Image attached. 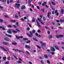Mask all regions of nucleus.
<instances>
[{"instance_id":"nucleus-32","label":"nucleus","mask_w":64,"mask_h":64,"mask_svg":"<svg viewBox=\"0 0 64 64\" xmlns=\"http://www.w3.org/2000/svg\"><path fill=\"white\" fill-rule=\"evenodd\" d=\"M49 38H50V39H51V38H52V35H50L49 36Z\"/></svg>"},{"instance_id":"nucleus-25","label":"nucleus","mask_w":64,"mask_h":64,"mask_svg":"<svg viewBox=\"0 0 64 64\" xmlns=\"http://www.w3.org/2000/svg\"><path fill=\"white\" fill-rule=\"evenodd\" d=\"M3 61H5V60H6V57H3Z\"/></svg>"},{"instance_id":"nucleus-43","label":"nucleus","mask_w":64,"mask_h":64,"mask_svg":"<svg viewBox=\"0 0 64 64\" xmlns=\"http://www.w3.org/2000/svg\"><path fill=\"white\" fill-rule=\"evenodd\" d=\"M20 20H22V21H25V20H24V19L22 18H20Z\"/></svg>"},{"instance_id":"nucleus-27","label":"nucleus","mask_w":64,"mask_h":64,"mask_svg":"<svg viewBox=\"0 0 64 64\" xmlns=\"http://www.w3.org/2000/svg\"><path fill=\"white\" fill-rule=\"evenodd\" d=\"M16 38H17V39H19L20 38H19V37L18 36H16Z\"/></svg>"},{"instance_id":"nucleus-58","label":"nucleus","mask_w":64,"mask_h":64,"mask_svg":"<svg viewBox=\"0 0 64 64\" xmlns=\"http://www.w3.org/2000/svg\"><path fill=\"white\" fill-rule=\"evenodd\" d=\"M10 2L11 3H13V1L12 0H10Z\"/></svg>"},{"instance_id":"nucleus-11","label":"nucleus","mask_w":64,"mask_h":64,"mask_svg":"<svg viewBox=\"0 0 64 64\" xmlns=\"http://www.w3.org/2000/svg\"><path fill=\"white\" fill-rule=\"evenodd\" d=\"M55 47L56 49H57V50H59V48L58 47V46H57L56 45L55 46Z\"/></svg>"},{"instance_id":"nucleus-14","label":"nucleus","mask_w":64,"mask_h":64,"mask_svg":"<svg viewBox=\"0 0 64 64\" xmlns=\"http://www.w3.org/2000/svg\"><path fill=\"white\" fill-rule=\"evenodd\" d=\"M32 39L34 40L35 41H36L37 42H38V40H37L36 38H33Z\"/></svg>"},{"instance_id":"nucleus-23","label":"nucleus","mask_w":64,"mask_h":64,"mask_svg":"<svg viewBox=\"0 0 64 64\" xmlns=\"http://www.w3.org/2000/svg\"><path fill=\"white\" fill-rule=\"evenodd\" d=\"M36 32V31H35V30H33L32 31V33L34 34Z\"/></svg>"},{"instance_id":"nucleus-51","label":"nucleus","mask_w":64,"mask_h":64,"mask_svg":"<svg viewBox=\"0 0 64 64\" xmlns=\"http://www.w3.org/2000/svg\"><path fill=\"white\" fill-rule=\"evenodd\" d=\"M38 32L40 33V32H41V30H38Z\"/></svg>"},{"instance_id":"nucleus-56","label":"nucleus","mask_w":64,"mask_h":64,"mask_svg":"<svg viewBox=\"0 0 64 64\" xmlns=\"http://www.w3.org/2000/svg\"><path fill=\"white\" fill-rule=\"evenodd\" d=\"M18 63H21V62H20V61H18L17 62Z\"/></svg>"},{"instance_id":"nucleus-60","label":"nucleus","mask_w":64,"mask_h":64,"mask_svg":"<svg viewBox=\"0 0 64 64\" xmlns=\"http://www.w3.org/2000/svg\"><path fill=\"white\" fill-rule=\"evenodd\" d=\"M41 11H42L43 12H44V9H41Z\"/></svg>"},{"instance_id":"nucleus-17","label":"nucleus","mask_w":64,"mask_h":64,"mask_svg":"<svg viewBox=\"0 0 64 64\" xmlns=\"http://www.w3.org/2000/svg\"><path fill=\"white\" fill-rule=\"evenodd\" d=\"M12 45H17V43L16 42H13L12 43Z\"/></svg>"},{"instance_id":"nucleus-1","label":"nucleus","mask_w":64,"mask_h":64,"mask_svg":"<svg viewBox=\"0 0 64 64\" xmlns=\"http://www.w3.org/2000/svg\"><path fill=\"white\" fill-rule=\"evenodd\" d=\"M12 50H14V51H18V52H22V53H24V52L22 50H19L18 49H14V48H13Z\"/></svg>"},{"instance_id":"nucleus-61","label":"nucleus","mask_w":64,"mask_h":64,"mask_svg":"<svg viewBox=\"0 0 64 64\" xmlns=\"http://www.w3.org/2000/svg\"><path fill=\"white\" fill-rule=\"evenodd\" d=\"M20 38H23V36H20Z\"/></svg>"},{"instance_id":"nucleus-55","label":"nucleus","mask_w":64,"mask_h":64,"mask_svg":"<svg viewBox=\"0 0 64 64\" xmlns=\"http://www.w3.org/2000/svg\"><path fill=\"white\" fill-rule=\"evenodd\" d=\"M0 21L1 22H2L3 21V20L2 19H0Z\"/></svg>"},{"instance_id":"nucleus-28","label":"nucleus","mask_w":64,"mask_h":64,"mask_svg":"<svg viewBox=\"0 0 64 64\" xmlns=\"http://www.w3.org/2000/svg\"><path fill=\"white\" fill-rule=\"evenodd\" d=\"M51 8H52V10H54V11L55 10V9L54 8H53V6H51Z\"/></svg>"},{"instance_id":"nucleus-22","label":"nucleus","mask_w":64,"mask_h":64,"mask_svg":"<svg viewBox=\"0 0 64 64\" xmlns=\"http://www.w3.org/2000/svg\"><path fill=\"white\" fill-rule=\"evenodd\" d=\"M46 45V43H42V44L41 45L42 46H44V45Z\"/></svg>"},{"instance_id":"nucleus-50","label":"nucleus","mask_w":64,"mask_h":64,"mask_svg":"<svg viewBox=\"0 0 64 64\" xmlns=\"http://www.w3.org/2000/svg\"><path fill=\"white\" fill-rule=\"evenodd\" d=\"M28 63H29V64H32V62H30V61H29L28 62Z\"/></svg>"},{"instance_id":"nucleus-8","label":"nucleus","mask_w":64,"mask_h":64,"mask_svg":"<svg viewBox=\"0 0 64 64\" xmlns=\"http://www.w3.org/2000/svg\"><path fill=\"white\" fill-rule=\"evenodd\" d=\"M5 35L6 36H8V37H10V38H11V37H12V36L8 34H5Z\"/></svg>"},{"instance_id":"nucleus-21","label":"nucleus","mask_w":64,"mask_h":64,"mask_svg":"<svg viewBox=\"0 0 64 64\" xmlns=\"http://www.w3.org/2000/svg\"><path fill=\"white\" fill-rule=\"evenodd\" d=\"M12 32H13L14 33H17V32L15 31L14 30H12Z\"/></svg>"},{"instance_id":"nucleus-62","label":"nucleus","mask_w":64,"mask_h":64,"mask_svg":"<svg viewBox=\"0 0 64 64\" xmlns=\"http://www.w3.org/2000/svg\"><path fill=\"white\" fill-rule=\"evenodd\" d=\"M49 56L50 57V58H52L53 57V56L52 55H50Z\"/></svg>"},{"instance_id":"nucleus-52","label":"nucleus","mask_w":64,"mask_h":64,"mask_svg":"<svg viewBox=\"0 0 64 64\" xmlns=\"http://www.w3.org/2000/svg\"><path fill=\"white\" fill-rule=\"evenodd\" d=\"M51 54H52V55H54L55 54V52H52Z\"/></svg>"},{"instance_id":"nucleus-64","label":"nucleus","mask_w":64,"mask_h":64,"mask_svg":"<svg viewBox=\"0 0 64 64\" xmlns=\"http://www.w3.org/2000/svg\"><path fill=\"white\" fill-rule=\"evenodd\" d=\"M2 1L3 2H6V0H2Z\"/></svg>"},{"instance_id":"nucleus-40","label":"nucleus","mask_w":64,"mask_h":64,"mask_svg":"<svg viewBox=\"0 0 64 64\" xmlns=\"http://www.w3.org/2000/svg\"><path fill=\"white\" fill-rule=\"evenodd\" d=\"M45 27L46 28V29H49V28L47 26H45Z\"/></svg>"},{"instance_id":"nucleus-19","label":"nucleus","mask_w":64,"mask_h":64,"mask_svg":"<svg viewBox=\"0 0 64 64\" xmlns=\"http://www.w3.org/2000/svg\"><path fill=\"white\" fill-rule=\"evenodd\" d=\"M32 22H35V18H32Z\"/></svg>"},{"instance_id":"nucleus-36","label":"nucleus","mask_w":64,"mask_h":64,"mask_svg":"<svg viewBox=\"0 0 64 64\" xmlns=\"http://www.w3.org/2000/svg\"><path fill=\"white\" fill-rule=\"evenodd\" d=\"M23 40H28V39L27 38H23Z\"/></svg>"},{"instance_id":"nucleus-13","label":"nucleus","mask_w":64,"mask_h":64,"mask_svg":"<svg viewBox=\"0 0 64 64\" xmlns=\"http://www.w3.org/2000/svg\"><path fill=\"white\" fill-rule=\"evenodd\" d=\"M25 9V6H22L21 8L22 10H23V9Z\"/></svg>"},{"instance_id":"nucleus-5","label":"nucleus","mask_w":64,"mask_h":64,"mask_svg":"<svg viewBox=\"0 0 64 64\" xmlns=\"http://www.w3.org/2000/svg\"><path fill=\"white\" fill-rule=\"evenodd\" d=\"M10 31H11V30L9 29L7 31V32H8V33H9V34H12V32Z\"/></svg>"},{"instance_id":"nucleus-49","label":"nucleus","mask_w":64,"mask_h":64,"mask_svg":"<svg viewBox=\"0 0 64 64\" xmlns=\"http://www.w3.org/2000/svg\"><path fill=\"white\" fill-rule=\"evenodd\" d=\"M43 20L44 21H46V18L45 17H44L43 18Z\"/></svg>"},{"instance_id":"nucleus-3","label":"nucleus","mask_w":64,"mask_h":64,"mask_svg":"<svg viewBox=\"0 0 64 64\" xmlns=\"http://www.w3.org/2000/svg\"><path fill=\"white\" fill-rule=\"evenodd\" d=\"M6 28V26H0V29H2L3 30H6V29L5 28Z\"/></svg>"},{"instance_id":"nucleus-45","label":"nucleus","mask_w":64,"mask_h":64,"mask_svg":"<svg viewBox=\"0 0 64 64\" xmlns=\"http://www.w3.org/2000/svg\"><path fill=\"white\" fill-rule=\"evenodd\" d=\"M47 62L48 63V64H50V61H49V60H47Z\"/></svg>"},{"instance_id":"nucleus-42","label":"nucleus","mask_w":64,"mask_h":64,"mask_svg":"<svg viewBox=\"0 0 64 64\" xmlns=\"http://www.w3.org/2000/svg\"><path fill=\"white\" fill-rule=\"evenodd\" d=\"M26 53L27 54H29V55H30V54L29 53V52H28V51H26Z\"/></svg>"},{"instance_id":"nucleus-29","label":"nucleus","mask_w":64,"mask_h":64,"mask_svg":"<svg viewBox=\"0 0 64 64\" xmlns=\"http://www.w3.org/2000/svg\"><path fill=\"white\" fill-rule=\"evenodd\" d=\"M30 42H31V41H30V40H29L27 41L26 42V43H30Z\"/></svg>"},{"instance_id":"nucleus-63","label":"nucleus","mask_w":64,"mask_h":64,"mask_svg":"<svg viewBox=\"0 0 64 64\" xmlns=\"http://www.w3.org/2000/svg\"><path fill=\"white\" fill-rule=\"evenodd\" d=\"M57 10H56V11H55V14H56L57 13Z\"/></svg>"},{"instance_id":"nucleus-24","label":"nucleus","mask_w":64,"mask_h":64,"mask_svg":"<svg viewBox=\"0 0 64 64\" xmlns=\"http://www.w3.org/2000/svg\"><path fill=\"white\" fill-rule=\"evenodd\" d=\"M7 27H9V28H11L12 27V26H11L10 25L8 26Z\"/></svg>"},{"instance_id":"nucleus-20","label":"nucleus","mask_w":64,"mask_h":64,"mask_svg":"<svg viewBox=\"0 0 64 64\" xmlns=\"http://www.w3.org/2000/svg\"><path fill=\"white\" fill-rule=\"evenodd\" d=\"M4 39L6 41H9V39H8V38H4Z\"/></svg>"},{"instance_id":"nucleus-54","label":"nucleus","mask_w":64,"mask_h":64,"mask_svg":"<svg viewBox=\"0 0 64 64\" xmlns=\"http://www.w3.org/2000/svg\"><path fill=\"white\" fill-rule=\"evenodd\" d=\"M35 35H36V36H38V33L37 32H36L35 33Z\"/></svg>"},{"instance_id":"nucleus-33","label":"nucleus","mask_w":64,"mask_h":64,"mask_svg":"<svg viewBox=\"0 0 64 64\" xmlns=\"http://www.w3.org/2000/svg\"><path fill=\"white\" fill-rule=\"evenodd\" d=\"M40 62L42 64H44V63L42 61V60H40Z\"/></svg>"},{"instance_id":"nucleus-15","label":"nucleus","mask_w":64,"mask_h":64,"mask_svg":"<svg viewBox=\"0 0 64 64\" xmlns=\"http://www.w3.org/2000/svg\"><path fill=\"white\" fill-rule=\"evenodd\" d=\"M10 22H16V20H10Z\"/></svg>"},{"instance_id":"nucleus-7","label":"nucleus","mask_w":64,"mask_h":64,"mask_svg":"<svg viewBox=\"0 0 64 64\" xmlns=\"http://www.w3.org/2000/svg\"><path fill=\"white\" fill-rule=\"evenodd\" d=\"M0 47L1 49H2V50H4V51H5V52H7V50H6L4 49V48L2 47V46H0Z\"/></svg>"},{"instance_id":"nucleus-38","label":"nucleus","mask_w":64,"mask_h":64,"mask_svg":"<svg viewBox=\"0 0 64 64\" xmlns=\"http://www.w3.org/2000/svg\"><path fill=\"white\" fill-rule=\"evenodd\" d=\"M56 38H60V36H58V35H56Z\"/></svg>"},{"instance_id":"nucleus-30","label":"nucleus","mask_w":64,"mask_h":64,"mask_svg":"<svg viewBox=\"0 0 64 64\" xmlns=\"http://www.w3.org/2000/svg\"><path fill=\"white\" fill-rule=\"evenodd\" d=\"M18 14L19 16L21 17V16L20 15V12H18Z\"/></svg>"},{"instance_id":"nucleus-48","label":"nucleus","mask_w":64,"mask_h":64,"mask_svg":"<svg viewBox=\"0 0 64 64\" xmlns=\"http://www.w3.org/2000/svg\"><path fill=\"white\" fill-rule=\"evenodd\" d=\"M32 0H29L28 1V2L29 3H31Z\"/></svg>"},{"instance_id":"nucleus-47","label":"nucleus","mask_w":64,"mask_h":64,"mask_svg":"<svg viewBox=\"0 0 64 64\" xmlns=\"http://www.w3.org/2000/svg\"><path fill=\"white\" fill-rule=\"evenodd\" d=\"M9 62L8 61L5 62L6 64H9Z\"/></svg>"},{"instance_id":"nucleus-53","label":"nucleus","mask_w":64,"mask_h":64,"mask_svg":"<svg viewBox=\"0 0 64 64\" xmlns=\"http://www.w3.org/2000/svg\"><path fill=\"white\" fill-rule=\"evenodd\" d=\"M27 29L28 31H29V30H30V28H27Z\"/></svg>"},{"instance_id":"nucleus-16","label":"nucleus","mask_w":64,"mask_h":64,"mask_svg":"<svg viewBox=\"0 0 64 64\" xmlns=\"http://www.w3.org/2000/svg\"><path fill=\"white\" fill-rule=\"evenodd\" d=\"M64 13V10L63 9H62L61 11V13L62 14H63Z\"/></svg>"},{"instance_id":"nucleus-44","label":"nucleus","mask_w":64,"mask_h":64,"mask_svg":"<svg viewBox=\"0 0 64 64\" xmlns=\"http://www.w3.org/2000/svg\"><path fill=\"white\" fill-rule=\"evenodd\" d=\"M6 18H9V17L8 16H7V15H6L5 16H4Z\"/></svg>"},{"instance_id":"nucleus-4","label":"nucleus","mask_w":64,"mask_h":64,"mask_svg":"<svg viewBox=\"0 0 64 64\" xmlns=\"http://www.w3.org/2000/svg\"><path fill=\"white\" fill-rule=\"evenodd\" d=\"M2 44H4V45H9V44L8 42H2Z\"/></svg>"},{"instance_id":"nucleus-12","label":"nucleus","mask_w":64,"mask_h":64,"mask_svg":"<svg viewBox=\"0 0 64 64\" xmlns=\"http://www.w3.org/2000/svg\"><path fill=\"white\" fill-rule=\"evenodd\" d=\"M25 47L26 48H28V49H30L31 48V46H26Z\"/></svg>"},{"instance_id":"nucleus-59","label":"nucleus","mask_w":64,"mask_h":64,"mask_svg":"<svg viewBox=\"0 0 64 64\" xmlns=\"http://www.w3.org/2000/svg\"><path fill=\"white\" fill-rule=\"evenodd\" d=\"M38 21H40V22H41V20H40V19H39V18H38Z\"/></svg>"},{"instance_id":"nucleus-39","label":"nucleus","mask_w":64,"mask_h":64,"mask_svg":"<svg viewBox=\"0 0 64 64\" xmlns=\"http://www.w3.org/2000/svg\"><path fill=\"white\" fill-rule=\"evenodd\" d=\"M41 36H42L41 35L39 34H38V36H37L38 37H41Z\"/></svg>"},{"instance_id":"nucleus-34","label":"nucleus","mask_w":64,"mask_h":64,"mask_svg":"<svg viewBox=\"0 0 64 64\" xmlns=\"http://www.w3.org/2000/svg\"><path fill=\"white\" fill-rule=\"evenodd\" d=\"M59 36L60 37H64V36L62 35H59Z\"/></svg>"},{"instance_id":"nucleus-35","label":"nucleus","mask_w":64,"mask_h":64,"mask_svg":"<svg viewBox=\"0 0 64 64\" xmlns=\"http://www.w3.org/2000/svg\"><path fill=\"white\" fill-rule=\"evenodd\" d=\"M52 3V4L53 5H55V4L53 2H51Z\"/></svg>"},{"instance_id":"nucleus-37","label":"nucleus","mask_w":64,"mask_h":64,"mask_svg":"<svg viewBox=\"0 0 64 64\" xmlns=\"http://www.w3.org/2000/svg\"><path fill=\"white\" fill-rule=\"evenodd\" d=\"M43 58H44V57L43 56H40L39 57V58L40 59H43Z\"/></svg>"},{"instance_id":"nucleus-46","label":"nucleus","mask_w":64,"mask_h":64,"mask_svg":"<svg viewBox=\"0 0 64 64\" xmlns=\"http://www.w3.org/2000/svg\"><path fill=\"white\" fill-rule=\"evenodd\" d=\"M28 25H29V26L30 27H32L31 25V24H29V23H28Z\"/></svg>"},{"instance_id":"nucleus-6","label":"nucleus","mask_w":64,"mask_h":64,"mask_svg":"<svg viewBox=\"0 0 64 64\" xmlns=\"http://www.w3.org/2000/svg\"><path fill=\"white\" fill-rule=\"evenodd\" d=\"M51 12H48V15H47V16L48 18H49V17L50 16V15H51Z\"/></svg>"},{"instance_id":"nucleus-31","label":"nucleus","mask_w":64,"mask_h":64,"mask_svg":"<svg viewBox=\"0 0 64 64\" xmlns=\"http://www.w3.org/2000/svg\"><path fill=\"white\" fill-rule=\"evenodd\" d=\"M16 25L17 26V27H18L19 26V25H18V22H16Z\"/></svg>"},{"instance_id":"nucleus-9","label":"nucleus","mask_w":64,"mask_h":64,"mask_svg":"<svg viewBox=\"0 0 64 64\" xmlns=\"http://www.w3.org/2000/svg\"><path fill=\"white\" fill-rule=\"evenodd\" d=\"M51 50L52 51H55V48L53 47H51Z\"/></svg>"},{"instance_id":"nucleus-10","label":"nucleus","mask_w":64,"mask_h":64,"mask_svg":"<svg viewBox=\"0 0 64 64\" xmlns=\"http://www.w3.org/2000/svg\"><path fill=\"white\" fill-rule=\"evenodd\" d=\"M15 4L17 6V8H19V7H20V4L16 3Z\"/></svg>"},{"instance_id":"nucleus-2","label":"nucleus","mask_w":64,"mask_h":64,"mask_svg":"<svg viewBox=\"0 0 64 64\" xmlns=\"http://www.w3.org/2000/svg\"><path fill=\"white\" fill-rule=\"evenodd\" d=\"M30 34L28 33H26V35H27L29 37H32L33 36V35L32 33L31 32H30Z\"/></svg>"},{"instance_id":"nucleus-57","label":"nucleus","mask_w":64,"mask_h":64,"mask_svg":"<svg viewBox=\"0 0 64 64\" xmlns=\"http://www.w3.org/2000/svg\"><path fill=\"white\" fill-rule=\"evenodd\" d=\"M47 32L48 34H50V31L49 30H48Z\"/></svg>"},{"instance_id":"nucleus-26","label":"nucleus","mask_w":64,"mask_h":64,"mask_svg":"<svg viewBox=\"0 0 64 64\" xmlns=\"http://www.w3.org/2000/svg\"><path fill=\"white\" fill-rule=\"evenodd\" d=\"M44 57H45V58H48V56H47L46 54H45L44 55Z\"/></svg>"},{"instance_id":"nucleus-18","label":"nucleus","mask_w":64,"mask_h":64,"mask_svg":"<svg viewBox=\"0 0 64 64\" xmlns=\"http://www.w3.org/2000/svg\"><path fill=\"white\" fill-rule=\"evenodd\" d=\"M36 23L38 26H39V27H41V26L40 25V23H39V22H36Z\"/></svg>"},{"instance_id":"nucleus-41","label":"nucleus","mask_w":64,"mask_h":64,"mask_svg":"<svg viewBox=\"0 0 64 64\" xmlns=\"http://www.w3.org/2000/svg\"><path fill=\"white\" fill-rule=\"evenodd\" d=\"M16 31H17L18 32H20V30H18V29H16Z\"/></svg>"}]
</instances>
